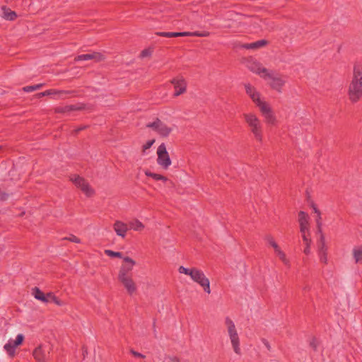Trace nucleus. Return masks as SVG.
I'll list each match as a JSON object with an SVG mask.
<instances>
[{"instance_id": "58836bf2", "label": "nucleus", "mask_w": 362, "mask_h": 362, "mask_svg": "<svg viewBox=\"0 0 362 362\" xmlns=\"http://www.w3.org/2000/svg\"><path fill=\"white\" fill-rule=\"evenodd\" d=\"M63 240H69L70 242H73L75 243H81V240L74 235H70L69 237H65L63 238Z\"/></svg>"}, {"instance_id": "37998d69", "label": "nucleus", "mask_w": 362, "mask_h": 362, "mask_svg": "<svg viewBox=\"0 0 362 362\" xmlns=\"http://www.w3.org/2000/svg\"><path fill=\"white\" fill-rule=\"evenodd\" d=\"M130 353L134 356L137 358H144L146 356L145 355L134 351V349H130Z\"/></svg>"}, {"instance_id": "b1692460", "label": "nucleus", "mask_w": 362, "mask_h": 362, "mask_svg": "<svg viewBox=\"0 0 362 362\" xmlns=\"http://www.w3.org/2000/svg\"><path fill=\"white\" fill-rule=\"evenodd\" d=\"M144 173L146 176L151 177L156 181L160 180V181H163L165 182L168 180V177H166L165 176L152 173V172L149 171L148 170H145Z\"/></svg>"}, {"instance_id": "a211bd4d", "label": "nucleus", "mask_w": 362, "mask_h": 362, "mask_svg": "<svg viewBox=\"0 0 362 362\" xmlns=\"http://www.w3.org/2000/svg\"><path fill=\"white\" fill-rule=\"evenodd\" d=\"M95 60L96 62H100L104 59V57L100 52H93L91 54H84L77 56L75 58V61L82 60Z\"/></svg>"}, {"instance_id": "09e8293b", "label": "nucleus", "mask_w": 362, "mask_h": 362, "mask_svg": "<svg viewBox=\"0 0 362 362\" xmlns=\"http://www.w3.org/2000/svg\"><path fill=\"white\" fill-rule=\"evenodd\" d=\"M54 293L52 292H49L45 294V298L47 299H49V302H51V299L52 298V296H54Z\"/></svg>"}, {"instance_id": "8fccbe9b", "label": "nucleus", "mask_w": 362, "mask_h": 362, "mask_svg": "<svg viewBox=\"0 0 362 362\" xmlns=\"http://www.w3.org/2000/svg\"><path fill=\"white\" fill-rule=\"evenodd\" d=\"M82 351H83V358H85L86 356L88 354V349L85 346H83L82 347Z\"/></svg>"}, {"instance_id": "aec40b11", "label": "nucleus", "mask_w": 362, "mask_h": 362, "mask_svg": "<svg viewBox=\"0 0 362 362\" xmlns=\"http://www.w3.org/2000/svg\"><path fill=\"white\" fill-rule=\"evenodd\" d=\"M2 10V18L6 21H14L17 18V14L15 11L11 10L6 6H3L1 7Z\"/></svg>"}, {"instance_id": "e433bc0d", "label": "nucleus", "mask_w": 362, "mask_h": 362, "mask_svg": "<svg viewBox=\"0 0 362 362\" xmlns=\"http://www.w3.org/2000/svg\"><path fill=\"white\" fill-rule=\"evenodd\" d=\"M276 252V254L278 255V256L279 257V258L286 264H288V260L286 259V255L285 253L280 249V247L275 251Z\"/></svg>"}, {"instance_id": "dca6fc26", "label": "nucleus", "mask_w": 362, "mask_h": 362, "mask_svg": "<svg viewBox=\"0 0 362 362\" xmlns=\"http://www.w3.org/2000/svg\"><path fill=\"white\" fill-rule=\"evenodd\" d=\"M118 280L122 284L129 295H132L136 291V286L132 276L119 279Z\"/></svg>"}, {"instance_id": "cd10ccee", "label": "nucleus", "mask_w": 362, "mask_h": 362, "mask_svg": "<svg viewBox=\"0 0 362 362\" xmlns=\"http://www.w3.org/2000/svg\"><path fill=\"white\" fill-rule=\"evenodd\" d=\"M308 235L309 233L307 235V234H303L302 235V238H303V242L305 243V247L303 250V252L305 254V255H309L310 252V244H311V240L310 238L308 237Z\"/></svg>"}, {"instance_id": "f3484780", "label": "nucleus", "mask_w": 362, "mask_h": 362, "mask_svg": "<svg viewBox=\"0 0 362 362\" xmlns=\"http://www.w3.org/2000/svg\"><path fill=\"white\" fill-rule=\"evenodd\" d=\"M113 229L118 236L124 238L129 228L127 223L121 221H116L113 224Z\"/></svg>"}, {"instance_id": "c85d7f7f", "label": "nucleus", "mask_w": 362, "mask_h": 362, "mask_svg": "<svg viewBox=\"0 0 362 362\" xmlns=\"http://www.w3.org/2000/svg\"><path fill=\"white\" fill-rule=\"evenodd\" d=\"M353 255L356 263L362 262V246L353 250Z\"/></svg>"}, {"instance_id": "a878e982", "label": "nucleus", "mask_w": 362, "mask_h": 362, "mask_svg": "<svg viewBox=\"0 0 362 362\" xmlns=\"http://www.w3.org/2000/svg\"><path fill=\"white\" fill-rule=\"evenodd\" d=\"M17 346H14V343L13 341H8V343H6L4 348L7 352V354L13 357L15 354V349Z\"/></svg>"}, {"instance_id": "a18cd8bd", "label": "nucleus", "mask_w": 362, "mask_h": 362, "mask_svg": "<svg viewBox=\"0 0 362 362\" xmlns=\"http://www.w3.org/2000/svg\"><path fill=\"white\" fill-rule=\"evenodd\" d=\"M156 35L165 37H171V32H157Z\"/></svg>"}, {"instance_id": "bb28decb", "label": "nucleus", "mask_w": 362, "mask_h": 362, "mask_svg": "<svg viewBox=\"0 0 362 362\" xmlns=\"http://www.w3.org/2000/svg\"><path fill=\"white\" fill-rule=\"evenodd\" d=\"M57 99H65L69 98L70 95L75 93L74 90H57Z\"/></svg>"}, {"instance_id": "7c9ffc66", "label": "nucleus", "mask_w": 362, "mask_h": 362, "mask_svg": "<svg viewBox=\"0 0 362 362\" xmlns=\"http://www.w3.org/2000/svg\"><path fill=\"white\" fill-rule=\"evenodd\" d=\"M264 239L274 249L275 251L279 248L278 244L275 242L274 238L272 235H267L265 236Z\"/></svg>"}, {"instance_id": "c9c22d12", "label": "nucleus", "mask_w": 362, "mask_h": 362, "mask_svg": "<svg viewBox=\"0 0 362 362\" xmlns=\"http://www.w3.org/2000/svg\"><path fill=\"white\" fill-rule=\"evenodd\" d=\"M155 139L148 140L146 142L145 144L142 146V153H145L146 151L150 148L152 145L154 144Z\"/></svg>"}, {"instance_id": "9b49d317", "label": "nucleus", "mask_w": 362, "mask_h": 362, "mask_svg": "<svg viewBox=\"0 0 362 362\" xmlns=\"http://www.w3.org/2000/svg\"><path fill=\"white\" fill-rule=\"evenodd\" d=\"M258 108L262 113V115L264 117V121L267 124L272 125H274L276 124V116L269 103L266 102L264 104H261Z\"/></svg>"}, {"instance_id": "a19ab883", "label": "nucleus", "mask_w": 362, "mask_h": 362, "mask_svg": "<svg viewBox=\"0 0 362 362\" xmlns=\"http://www.w3.org/2000/svg\"><path fill=\"white\" fill-rule=\"evenodd\" d=\"M51 301L54 303L56 305H57L59 306H62V305H65V303L62 300L59 299L55 295H54L52 296Z\"/></svg>"}, {"instance_id": "9d476101", "label": "nucleus", "mask_w": 362, "mask_h": 362, "mask_svg": "<svg viewBox=\"0 0 362 362\" xmlns=\"http://www.w3.org/2000/svg\"><path fill=\"white\" fill-rule=\"evenodd\" d=\"M51 348L48 346L40 345L33 351V356L37 362H47L50 356Z\"/></svg>"}, {"instance_id": "4468645a", "label": "nucleus", "mask_w": 362, "mask_h": 362, "mask_svg": "<svg viewBox=\"0 0 362 362\" xmlns=\"http://www.w3.org/2000/svg\"><path fill=\"white\" fill-rule=\"evenodd\" d=\"M247 67L251 71L259 75L260 76L261 75H267L269 72L267 69L263 67L259 62L255 60L248 62Z\"/></svg>"}, {"instance_id": "49530a36", "label": "nucleus", "mask_w": 362, "mask_h": 362, "mask_svg": "<svg viewBox=\"0 0 362 362\" xmlns=\"http://www.w3.org/2000/svg\"><path fill=\"white\" fill-rule=\"evenodd\" d=\"M310 346L313 349L314 351L317 350L318 343L317 341V339L313 338L312 341L310 343Z\"/></svg>"}, {"instance_id": "c756f323", "label": "nucleus", "mask_w": 362, "mask_h": 362, "mask_svg": "<svg viewBox=\"0 0 362 362\" xmlns=\"http://www.w3.org/2000/svg\"><path fill=\"white\" fill-rule=\"evenodd\" d=\"M320 234V243H319V253H322L324 251L327 252V247L325 245V235L322 233V230H321V233H319Z\"/></svg>"}, {"instance_id": "603ef678", "label": "nucleus", "mask_w": 362, "mask_h": 362, "mask_svg": "<svg viewBox=\"0 0 362 362\" xmlns=\"http://www.w3.org/2000/svg\"><path fill=\"white\" fill-rule=\"evenodd\" d=\"M263 342H264V344L265 345V346L267 348V349L270 350L271 346H270V344H269V342L266 339H264Z\"/></svg>"}, {"instance_id": "412c9836", "label": "nucleus", "mask_w": 362, "mask_h": 362, "mask_svg": "<svg viewBox=\"0 0 362 362\" xmlns=\"http://www.w3.org/2000/svg\"><path fill=\"white\" fill-rule=\"evenodd\" d=\"M268 42L265 40H258L252 43L244 44L242 47L247 49H257L267 45Z\"/></svg>"}, {"instance_id": "2f4dec72", "label": "nucleus", "mask_w": 362, "mask_h": 362, "mask_svg": "<svg viewBox=\"0 0 362 362\" xmlns=\"http://www.w3.org/2000/svg\"><path fill=\"white\" fill-rule=\"evenodd\" d=\"M44 86V83H39L34 86H27L23 88L25 92H31L40 89Z\"/></svg>"}, {"instance_id": "ddd939ff", "label": "nucleus", "mask_w": 362, "mask_h": 362, "mask_svg": "<svg viewBox=\"0 0 362 362\" xmlns=\"http://www.w3.org/2000/svg\"><path fill=\"white\" fill-rule=\"evenodd\" d=\"M245 88L246 93L249 95V97L252 99L257 107H259L261 104L266 103L265 101L261 100L260 93L251 84H245Z\"/></svg>"}, {"instance_id": "c03bdc74", "label": "nucleus", "mask_w": 362, "mask_h": 362, "mask_svg": "<svg viewBox=\"0 0 362 362\" xmlns=\"http://www.w3.org/2000/svg\"><path fill=\"white\" fill-rule=\"evenodd\" d=\"M320 259L322 262L326 264L327 262V252L324 251L322 253H319Z\"/></svg>"}, {"instance_id": "3c124183", "label": "nucleus", "mask_w": 362, "mask_h": 362, "mask_svg": "<svg viewBox=\"0 0 362 362\" xmlns=\"http://www.w3.org/2000/svg\"><path fill=\"white\" fill-rule=\"evenodd\" d=\"M44 96H46L45 91L41 92V93H39L36 94V97L38 98L44 97Z\"/></svg>"}, {"instance_id": "6e6552de", "label": "nucleus", "mask_w": 362, "mask_h": 362, "mask_svg": "<svg viewBox=\"0 0 362 362\" xmlns=\"http://www.w3.org/2000/svg\"><path fill=\"white\" fill-rule=\"evenodd\" d=\"M261 77L264 79H270V87L279 93L282 92L283 87L286 83V80L283 76H274L273 74H271L269 71L267 75H261Z\"/></svg>"}, {"instance_id": "f257e3e1", "label": "nucleus", "mask_w": 362, "mask_h": 362, "mask_svg": "<svg viewBox=\"0 0 362 362\" xmlns=\"http://www.w3.org/2000/svg\"><path fill=\"white\" fill-rule=\"evenodd\" d=\"M347 95L352 103H356L362 98V64L360 63H356L354 65L353 75L348 87Z\"/></svg>"}, {"instance_id": "4c0bfd02", "label": "nucleus", "mask_w": 362, "mask_h": 362, "mask_svg": "<svg viewBox=\"0 0 362 362\" xmlns=\"http://www.w3.org/2000/svg\"><path fill=\"white\" fill-rule=\"evenodd\" d=\"M189 32H171V37L189 36Z\"/></svg>"}, {"instance_id": "ea45409f", "label": "nucleus", "mask_w": 362, "mask_h": 362, "mask_svg": "<svg viewBox=\"0 0 362 362\" xmlns=\"http://www.w3.org/2000/svg\"><path fill=\"white\" fill-rule=\"evenodd\" d=\"M23 339H24V336L23 334H18L16 338V340L13 341L14 343V346H18L21 345L23 343Z\"/></svg>"}, {"instance_id": "7ed1b4c3", "label": "nucleus", "mask_w": 362, "mask_h": 362, "mask_svg": "<svg viewBox=\"0 0 362 362\" xmlns=\"http://www.w3.org/2000/svg\"><path fill=\"white\" fill-rule=\"evenodd\" d=\"M225 324L227 327L228 334L230 337L233 349L235 353L239 355L241 353L240 348V339L235 328V325L233 320L228 317H226Z\"/></svg>"}, {"instance_id": "de8ad7c7", "label": "nucleus", "mask_w": 362, "mask_h": 362, "mask_svg": "<svg viewBox=\"0 0 362 362\" xmlns=\"http://www.w3.org/2000/svg\"><path fill=\"white\" fill-rule=\"evenodd\" d=\"M57 89H49L45 90L46 96L48 95H56L57 94Z\"/></svg>"}, {"instance_id": "72a5a7b5", "label": "nucleus", "mask_w": 362, "mask_h": 362, "mask_svg": "<svg viewBox=\"0 0 362 362\" xmlns=\"http://www.w3.org/2000/svg\"><path fill=\"white\" fill-rule=\"evenodd\" d=\"M189 36H196V37H208L210 35V33L208 31H203V32H189Z\"/></svg>"}, {"instance_id": "0eeeda50", "label": "nucleus", "mask_w": 362, "mask_h": 362, "mask_svg": "<svg viewBox=\"0 0 362 362\" xmlns=\"http://www.w3.org/2000/svg\"><path fill=\"white\" fill-rule=\"evenodd\" d=\"M71 180L77 187L80 188L87 197H92L95 194L94 189L83 177L78 175H74L71 177Z\"/></svg>"}, {"instance_id": "864d4df0", "label": "nucleus", "mask_w": 362, "mask_h": 362, "mask_svg": "<svg viewBox=\"0 0 362 362\" xmlns=\"http://www.w3.org/2000/svg\"><path fill=\"white\" fill-rule=\"evenodd\" d=\"M86 128V126L81 127H79V128H78V129H75V133H76V134H77V133H78L80 131H82V130L85 129Z\"/></svg>"}, {"instance_id": "39448f33", "label": "nucleus", "mask_w": 362, "mask_h": 362, "mask_svg": "<svg viewBox=\"0 0 362 362\" xmlns=\"http://www.w3.org/2000/svg\"><path fill=\"white\" fill-rule=\"evenodd\" d=\"M157 156V163L163 169L167 170L172 162L164 143H162L158 147Z\"/></svg>"}, {"instance_id": "423d86ee", "label": "nucleus", "mask_w": 362, "mask_h": 362, "mask_svg": "<svg viewBox=\"0 0 362 362\" xmlns=\"http://www.w3.org/2000/svg\"><path fill=\"white\" fill-rule=\"evenodd\" d=\"M190 277L194 281L202 286L206 293L209 294L211 293L209 280L202 271L194 268Z\"/></svg>"}, {"instance_id": "f8f14e48", "label": "nucleus", "mask_w": 362, "mask_h": 362, "mask_svg": "<svg viewBox=\"0 0 362 362\" xmlns=\"http://www.w3.org/2000/svg\"><path fill=\"white\" fill-rule=\"evenodd\" d=\"M170 83L173 85L175 88L174 97H177L187 90V82L182 76H178L173 78Z\"/></svg>"}, {"instance_id": "473e14b6", "label": "nucleus", "mask_w": 362, "mask_h": 362, "mask_svg": "<svg viewBox=\"0 0 362 362\" xmlns=\"http://www.w3.org/2000/svg\"><path fill=\"white\" fill-rule=\"evenodd\" d=\"M105 253L107 256L111 257L122 258V253L120 252H115V251H112V250H106L105 251Z\"/></svg>"}, {"instance_id": "5701e85b", "label": "nucleus", "mask_w": 362, "mask_h": 362, "mask_svg": "<svg viewBox=\"0 0 362 362\" xmlns=\"http://www.w3.org/2000/svg\"><path fill=\"white\" fill-rule=\"evenodd\" d=\"M311 206H312L314 212L315 213V215H317V218H316L315 221H316L317 233H321V230H322L321 212L317 209V206L314 203L312 204Z\"/></svg>"}, {"instance_id": "393cba45", "label": "nucleus", "mask_w": 362, "mask_h": 362, "mask_svg": "<svg viewBox=\"0 0 362 362\" xmlns=\"http://www.w3.org/2000/svg\"><path fill=\"white\" fill-rule=\"evenodd\" d=\"M129 229L135 231H141L144 228V225L138 219H135L129 223Z\"/></svg>"}, {"instance_id": "79ce46f5", "label": "nucleus", "mask_w": 362, "mask_h": 362, "mask_svg": "<svg viewBox=\"0 0 362 362\" xmlns=\"http://www.w3.org/2000/svg\"><path fill=\"white\" fill-rule=\"evenodd\" d=\"M151 52H152L149 49H145L141 51V52L140 54V57L141 58H144L146 57L150 56L151 54Z\"/></svg>"}, {"instance_id": "2eb2a0df", "label": "nucleus", "mask_w": 362, "mask_h": 362, "mask_svg": "<svg viewBox=\"0 0 362 362\" xmlns=\"http://www.w3.org/2000/svg\"><path fill=\"white\" fill-rule=\"evenodd\" d=\"M308 215L305 211H300L298 213V222L300 225V231L301 234H306L308 232Z\"/></svg>"}, {"instance_id": "5fc2aeb1", "label": "nucleus", "mask_w": 362, "mask_h": 362, "mask_svg": "<svg viewBox=\"0 0 362 362\" xmlns=\"http://www.w3.org/2000/svg\"><path fill=\"white\" fill-rule=\"evenodd\" d=\"M1 149V146H0V150Z\"/></svg>"}, {"instance_id": "f704fd0d", "label": "nucleus", "mask_w": 362, "mask_h": 362, "mask_svg": "<svg viewBox=\"0 0 362 362\" xmlns=\"http://www.w3.org/2000/svg\"><path fill=\"white\" fill-rule=\"evenodd\" d=\"M194 269V268L188 269V268L184 267L183 266H180L178 269L180 273L185 274L189 275L190 276H191Z\"/></svg>"}, {"instance_id": "20e7f679", "label": "nucleus", "mask_w": 362, "mask_h": 362, "mask_svg": "<svg viewBox=\"0 0 362 362\" xmlns=\"http://www.w3.org/2000/svg\"><path fill=\"white\" fill-rule=\"evenodd\" d=\"M146 127L153 130L160 136L168 137L173 132V129L169 127L159 118H156L153 122L146 124Z\"/></svg>"}, {"instance_id": "4be33fe9", "label": "nucleus", "mask_w": 362, "mask_h": 362, "mask_svg": "<svg viewBox=\"0 0 362 362\" xmlns=\"http://www.w3.org/2000/svg\"><path fill=\"white\" fill-rule=\"evenodd\" d=\"M32 294L37 300L43 303H47L49 302V299L45 298V294L38 287H35L32 289Z\"/></svg>"}, {"instance_id": "f03ea898", "label": "nucleus", "mask_w": 362, "mask_h": 362, "mask_svg": "<svg viewBox=\"0 0 362 362\" xmlns=\"http://www.w3.org/2000/svg\"><path fill=\"white\" fill-rule=\"evenodd\" d=\"M243 117L255 139L257 141L262 142L263 140V126L261 120L255 114L252 112L243 113Z\"/></svg>"}, {"instance_id": "6ab92c4d", "label": "nucleus", "mask_w": 362, "mask_h": 362, "mask_svg": "<svg viewBox=\"0 0 362 362\" xmlns=\"http://www.w3.org/2000/svg\"><path fill=\"white\" fill-rule=\"evenodd\" d=\"M84 108L83 106L78 105H70L66 106H59L54 108L56 113H67L71 111L81 110Z\"/></svg>"}, {"instance_id": "1a4fd4ad", "label": "nucleus", "mask_w": 362, "mask_h": 362, "mask_svg": "<svg viewBox=\"0 0 362 362\" xmlns=\"http://www.w3.org/2000/svg\"><path fill=\"white\" fill-rule=\"evenodd\" d=\"M124 263L119 268L118 273V279L132 276V271L134 266L136 264V262L129 257H123Z\"/></svg>"}]
</instances>
